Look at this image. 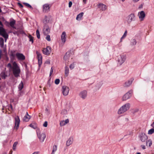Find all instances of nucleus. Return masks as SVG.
<instances>
[{
	"mask_svg": "<svg viewBox=\"0 0 154 154\" xmlns=\"http://www.w3.org/2000/svg\"><path fill=\"white\" fill-rule=\"evenodd\" d=\"M130 107V104L126 103L121 106L118 110L117 113L119 115L123 114L128 110Z\"/></svg>",
	"mask_w": 154,
	"mask_h": 154,
	"instance_id": "obj_1",
	"label": "nucleus"
},
{
	"mask_svg": "<svg viewBox=\"0 0 154 154\" xmlns=\"http://www.w3.org/2000/svg\"><path fill=\"white\" fill-rule=\"evenodd\" d=\"M12 69L13 73L15 77L19 76L20 69L16 62H14L13 64Z\"/></svg>",
	"mask_w": 154,
	"mask_h": 154,
	"instance_id": "obj_2",
	"label": "nucleus"
},
{
	"mask_svg": "<svg viewBox=\"0 0 154 154\" xmlns=\"http://www.w3.org/2000/svg\"><path fill=\"white\" fill-rule=\"evenodd\" d=\"M126 59V55L124 54H122L119 55L117 60L118 64L119 65H121L125 61Z\"/></svg>",
	"mask_w": 154,
	"mask_h": 154,
	"instance_id": "obj_3",
	"label": "nucleus"
},
{
	"mask_svg": "<svg viewBox=\"0 0 154 154\" xmlns=\"http://www.w3.org/2000/svg\"><path fill=\"white\" fill-rule=\"evenodd\" d=\"M37 134L40 141L42 142H43L46 137V136L45 134L44 133L40 132L39 131H37Z\"/></svg>",
	"mask_w": 154,
	"mask_h": 154,
	"instance_id": "obj_4",
	"label": "nucleus"
},
{
	"mask_svg": "<svg viewBox=\"0 0 154 154\" xmlns=\"http://www.w3.org/2000/svg\"><path fill=\"white\" fill-rule=\"evenodd\" d=\"M136 17L134 14H131L127 17V22L128 24H130L132 21L135 20Z\"/></svg>",
	"mask_w": 154,
	"mask_h": 154,
	"instance_id": "obj_5",
	"label": "nucleus"
},
{
	"mask_svg": "<svg viewBox=\"0 0 154 154\" xmlns=\"http://www.w3.org/2000/svg\"><path fill=\"white\" fill-rule=\"evenodd\" d=\"M0 35L5 38V41L8 37V35L6 33L5 29L2 27H0Z\"/></svg>",
	"mask_w": 154,
	"mask_h": 154,
	"instance_id": "obj_6",
	"label": "nucleus"
},
{
	"mask_svg": "<svg viewBox=\"0 0 154 154\" xmlns=\"http://www.w3.org/2000/svg\"><path fill=\"white\" fill-rule=\"evenodd\" d=\"M132 92V90H131L125 94L122 97V100H125L129 99L131 96Z\"/></svg>",
	"mask_w": 154,
	"mask_h": 154,
	"instance_id": "obj_7",
	"label": "nucleus"
},
{
	"mask_svg": "<svg viewBox=\"0 0 154 154\" xmlns=\"http://www.w3.org/2000/svg\"><path fill=\"white\" fill-rule=\"evenodd\" d=\"M138 16L140 21H143L146 16V14L143 11L139 12L138 14Z\"/></svg>",
	"mask_w": 154,
	"mask_h": 154,
	"instance_id": "obj_8",
	"label": "nucleus"
},
{
	"mask_svg": "<svg viewBox=\"0 0 154 154\" xmlns=\"http://www.w3.org/2000/svg\"><path fill=\"white\" fill-rule=\"evenodd\" d=\"M62 89L63 94L64 95L66 96L68 94L69 91L68 87L66 86H63L62 87Z\"/></svg>",
	"mask_w": 154,
	"mask_h": 154,
	"instance_id": "obj_9",
	"label": "nucleus"
},
{
	"mask_svg": "<svg viewBox=\"0 0 154 154\" xmlns=\"http://www.w3.org/2000/svg\"><path fill=\"white\" fill-rule=\"evenodd\" d=\"M43 53L46 55H48L51 52V48L50 46H47L46 48H44L42 50Z\"/></svg>",
	"mask_w": 154,
	"mask_h": 154,
	"instance_id": "obj_10",
	"label": "nucleus"
},
{
	"mask_svg": "<svg viewBox=\"0 0 154 154\" xmlns=\"http://www.w3.org/2000/svg\"><path fill=\"white\" fill-rule=\"evenodd\" d=\"M140 139L142 142H145L147 139V137L144 133H142L139 135Z\"/></svg>",
	"mask_w": 154,
	"mask_h": 154,
	"instance_id": "obj_11",
	"label": "nucleus"
},
{
	"mask_svg": "<svg viewBox=\"0 0 154 154\" xmlns=\"http://www.w3.org/2000/svg\"><path fill=\"white\" fill-rule=\"evenodd\" d=\"M16 56L18 60H23L25 59V56L22 53H17L16 54Z\"/></svg>",
	"mask_w": 154,
	"mask_h": 154,
	"instance_id": "obj_12",
	"label": "nucleus"
},
{
	"mask_svg": "<svg viewBox=\"0 0 154 154\" xmlns=\"http://www.w3.org/2000/svg\"><path fill=\"white\" fill-rule=\"evenodd\" d=\"M98 8L102 11H104L107 8L106 6L101 3H99L97 5Z\"/></svg>",
	"mask_w": 154,
	"mask_h": 154,
	"instance_id": "obj_13",
	"label": "nucleus"
},
{
	"mask_svg": "<svg viewBox=\"0 0 154 154\" xmlns=\"http://www.w3.org/2000/svg\"><path fill=\"white\" fill-rule=\"evenodd\" d=\"M15 126L16 129H17L19 127V124L20 122V119L18 116H16L15 118Z\"/></svg>",
	"mask_w": 154,
	"mask_h": 154,
	"instance_id": "obj_14",
	"label": "nucleus"
},
{
	"mask_svg": "<svg viewBox=\"0 0 154 154\" xmlns=\"http://www.w3.org/2000/svg\"><path fill=\"white\" fill-rule=\"evenodd\" d=\"M43 30L45 35H47L50 32V29L48 26L46 24L44 26Z\"/></svg>",
	"mask_w": 154,
	"mask_h": 154,
	"instance_id": "obj_15",
	"label": "nucleus"
},
{
	"mask_svg": "<svg viewBox=\"0 0 154 154\" xmlns=\"http://www.w3.org/2000/svg\"><path fill=\"white\" fill-rule=\"evenodd\" d=\"M87 95V92L85 90L83 91L80 92L79 95L83 99H85Z\"/></svg>",
	"mask_w": 154,
	"mask_h": 154,
	"instance_id": "obj_16",
	"label": "nucleus"
},
{
	"mask_svg": "<svg viewBox=\"0 0 154 154\" xmlns=\"http://www.w3.org/2000/svg\"><path fill=\"white\" fill-rule=\"evenodd\" d=\"M8 24H9L10 26L12 28L16 29V27L15 26V25L16 23L15 20L14 19L11 20L10 23L7 22Z\"/></svg>",
	"mask_w": 154,
	"mask_h": 154,
	"instance_id": "obj_17",
	"label": "nucleus"
},
{
	"mask_svg": "<svg viewBox=\"0 0 154 154\" xmlns=\"http://www.w3.org/2000/svg\"><path fill=\"white\" fill-rule=\"evenodd\" d=\"M49 5L48 4H45L43 5V10L44 12H47L50 10Z\"/></svg>",
	"mask_w": 154,
	"mask_h": 154,
	"instance_id": "obj_18",
	"label": "nucleus"
},
{
	"mask_svg": "<svg viewBox=\"0 0 154 154\" xmlns=\"http://www.w3.org/2000/svg\"><path fill=\"white\" fill-rule=\"evenodd\" d=\"M61 40L63 42L65 43L66 41V34L65 32H62L61 37Z\"/></svg>",
	"mask_w": 154,
	"mask_h": 154,
	"instance_id": "obj_19",
	"label": "nucleus"
},
{
	"mask_svg": "<svg viewBox=\"0 0 154 154\" xmlns=\"http://www.w3.org/2000/svg\"><path fill=\"white\" fill-rule=\"evenodd\" d=\"M73 142V138L72 137H70L66 141V145L67 146H69L72 144Z\"/></svg>",
	"mask_w": 154,
	"mask_h": 154,
	"instance_id": "obj_20",
	"label": "nucleus"
},
{
	"mask_svg": "<svg viewBox=\"0 0 154 154\" xmlns=\"http://www.w3.org/2000/svg\"><path fill=\"white\" fill-rule=\"evenodd\" d=\"M30 118V116L29 115L28 112H26V115L23 118V120L25 122H28Z\"/></svg>",
	"mask_w": 154,
	"mask_h": 154,
	"instance_id": "obj_21",
	"label": "nucleus"
},
{
	"mask_svg": "<svg viewBox=\"0 0 154 154\" xmlns=\"http://www.w3.org/2000/svg\"><path fill=\"white\" fill-rule=\"evenodd\" d=\"M70 56V53L69 52H67L64 57V60L65 61H68Z\"/></svg>",
	"mask_w": 154,
	"mask_h": 154,
	"instance_id": "obj_22",
	"label": "nucleus"
},
{
	"mask_svg": "<svg viewBox=\"0 0 154 154\" xmlns=\"http://www.w3.org/2000/svg\"><path fill=\"white\" fill-rule=\"evenodd\" d=\"M133 80V79H131L128 81L125 82V86L128 87L130 86L132 84Z\"/></svg>",
	"mask_w": 154,
	"mask_h": 154,
	"instance_id": "obj_23",
	"label": "nucleus"
},
{
	"mask_svg": "<svg viewBox=\"0 0 154 154\" xmlns=\"http://www.w3.org/2000/svg\"><path fill=\"white\" fill-rule=\"evenodd\" d=\"M84 13L81 12L76 17V19L78 20H81V18L82 17Z\"/></svg>",
	"mask_w": 154,
	"mask_h": 154,
	"instance_id": "obj_24",
	"label": "nucleus"
},
{
	"mask_svg": "<svg viewBox=\"0 0 154 154\" xmlns=\"http://www.w3.org/2000/svg\"><path fill=\"white\" fill-rule=\"evenodd\" d=\"M137 43L136 40L134 39H132L131 40L130 45L132 46L135 45Z\"/></svg>",
	"mask_w": 154,
	"mask_h": 154,
	"instance_id": "obj_25",
	"label": "nucleus"
},
{
	"mask_svg": "<svg viewBox=\"0 0 154 154\" xmlns=\"http://www.w3.org/2000/svg\"><path fill=\"white\" fill-rule=\"evenodd\" d=\"M57 146L56 145H54L53 146V149L51 154H54L55 152L57 151Z\"/></svg>",
	"mask_w": 154,
	"mask_h": 154,
	"instance_id": "obj_26",
	"label": "nucleus"
},
{
	"mask_svg": "<svg viewBox=\"0 0 154 154\" xmlns=\"http://www.w3.org/2000/svg\"><path fill=\"white\" fill-rule=\"evenodd\" d=\"M23 82L22 81H21L20 83L19 84L18 86V88L20 91H21L23 88Z\"/></svg>",
	"mask_w": 154,
	"mask_h": 154,
	"instance_id": "obj_27",
	"label": "nucleus"
},
{
	"mask_svg": "<svg viewBox=\"0 0 154 154\" xmlns=\"http://www.w3.org/2000/svg\"><path fill=\"white\" fill-rule=\"evenodd\" d=\"M36 53L37 55V58L38 59H42V56L41 54L38 51H36Z\"/></svg>",
	"mask_w": 154,
	"mask_h": 154,
	"instance_id": "obj_28",
	"label": "nucleus"
},
{
	"mask_svg": "<svg viewBox=\"0 0 154 154\" xmlns=\"http://www.w3.org/2000/svg\"><path fill=\"white\" fill-rule=\"evenodd\" d=\"M4 45V39L2 37L0 38V46L2 48Z\"/></svg>",
	"mask_w": 154,
	"mask_h": 154,
	"instance_id": "obj_29",
	"label": "nucleus"
},
{
	"mask_svg": "<svg viewBox=\"0 0 154 154\" xmlns=\"http://www.w3.org/2000/svg\"><path fill=\"white\" fill-rule=\"evenodd\" d=\"M69 73V68L67 66H66L65 67V75L66 76H67L68 75Z\"/></svg>",
	"mask_w": 154,
	"mask_h": 154,
	"instance_id": "obj_30",
	"label": "nucleus"
},
{
	"mask_svg": "<svg viewBox=\"0 0 154 154\" xmlns=\"http://www.w3.org/2000/svg\"><path fill=\"white\" fill-rule=\"evenodd\" d=\"M102 85V83L101 82H99L98 83L96 86V89H99L101 87Z\"/></svg>",
	"mask_w": 154,
	"mask_h": 154,
	"instance_id": "obj_31",
	"label": "nucleus"
},
{
	"mask_svg": "<svg viewBox=\"0 0 154 154\" xmlns=\"http://www.w3.org/2000/svg\"><path fill=\"white\" fill-rule=\"evenodd\" d=\"M49 21V18L47 16H45V19L44 21V23H48Z\"/></svg>",
	"mask_w": 154,
	"mask_h": 154,
	"instance_id": "obj_32",
	"label": "nucleus"
},
{
	"mask_svg": "<svg viewBox=\"0 0 154 154\" xmlns=\"http://www.w3.org/2000/svg\"><path fill=\"white\" fill-rule=\"evenodd\" d=\"M18 144V142H15L13 144V149L14 151H15L16 150V147L17 145Z\"/></svg>",
	"mask_w": 154,
	"mask_h": 154,
	"instance_id": "obj_33",
	"label": "nucleus"
},
{
	"mask_svg": "<svg viewBox=\"0 0 154 154\" xmlns=\"http://www.w3.org/2000/svg\"><path fill=\"white\" fill-rule=\"evenodd\" d=\"M127 33V31L126 30L125 31V32L124 34L123 35V36L121 38V41H122V39H124V38H125V37L126 36Z\"/></svg>",
	"mask_w": 154,
	"mask_h": 154,
	"instance_id": "obj_34",
	"label": "nucleus"
},
{
	"mask_svg": "<svg viewBox=\"0 0 154 154\" xmlns=\"http://www.w3.org/2000/svg\"><path fill=\"white\" fill-rule=\"evenodd\" d=\"M154 132V129L152 128L148 131V134H152Z\"/></svg>",
	"mask_w": 154,
	"mask_h": 154,
	"instance_id": "obj_35",
	"label": "nucleus"
},
{
	"mask_svg": "<svg viewBox=\"0 0 154 154\" xmlns=\"http://www.w3.org/2000/svg\"><path fill=\"white\" fill-rule=\"evenodd\" d=\"M0 76L2 77V79H5L6 77V75H5V73L3 72L1 73L0 75Z\"/></svg>",
	"mask_w": 154,
	"mask_h": 154,
	"instance_id": "obj_36",
	"label": "nucleus"
},
{
	"mask_svg": "<svg viewBox=\"0 0 154 154\" xmlns=\"http://www.w3.org/2000/svg\"><path fill=\"white\" fill-rule=\"evenodd\" d=\"M152 141L150 140H148V141H146V145H147V144H148L149 146H151V145L152 144Z\"/></svg>",
	"mask_w": 154,
	"mask_h": 154,
	"instance_id": "obj_37",
	"label": "nucleus"
},
{
	"mask_svg": "<svg viewBox=\"0 0 154 154\" xmlns=\"http://www.w3.org/2000/svg\"><path fill=\"white\" fill-rule=\"evenodd\" d=\"M29 41L32 42V43L33 42V38L30 35H29Z\"/></svg>",
	"mask_w": 154,
	"mask_h": 154,
	"instance_id": "obj_38",
	"label": "nucleus"
},
{
	"mask_svg": "<svg viewBox=\"0 0 154 154\" xmlns=\"http://www.w3.org/2000/svg\"><path fill=\"white\" fill-rule=\"evenodd\" d=\"M36 33L37 38L39 39L40 38V35L39 31L38 29L36 30Z\"/></svg>",
	"mask_w": 154,
	"mask_h": 154,
	"instance_id": "obj_39",
	"label": "nucleus"
},
{
	"mask_svg": "<svg viewBox=\"0 0 154 154\" xmlns=\"http://www.w3.org/2000/svg\"><path fill=\"white\" fill-rule=\"evenodd\" d=\"M75 65V63H73L72 64H71L69 66L70 68L71 69H73Z\"/></svg>",
	"mask_w": 154,
	"mask_h": 154,
	"instance_id": "obj_40",
	"label": "nucleus"
},
{
	"mask_svg": "<svg viewBox=\"0 0 154 154\" xmlns=\"http://www.w3.org/2000/svg\"><path fill=\"white\" fill-rule=\"evenodd\" d=\"M66 125L64 121H62L60 122V126H63Z\"/></svg>",
	"mask_w": 154,
	"mask_h": 154,
	"instance_id": "obj_41",
	"label": "nucleus"
},
{
	"mask_svg": "<svg viewBox=\"0 0 154 154\" xmlns=\"http://www.w3.org/2000/svg\"><path fill=\"white\" fill-rule=\"evenodd\" d=\"M38 64L39 66H40L42 63V59H38Z\"/></svg>",
	"mask_w": 154,
	"mask_h": 154,
	"instance_id": "obj_42",
	"label": "nucleus"
},
{
	"mask_svg": "<svg viewBox=\"0 0 154 154\" xmlns=\"http://www.w3.org/2000/svg\"><path fill=\"white\" fill-rule=\"evenodd\" d=\"M60 80L59 79H56L55 81L54 82L56 85H58L60 83Z\"/></svg>",
	"mask_w": 154,
	"mask_h": 154,
	"instance_id": "obj_43",
	"label": "nucleus"
},
{
	"mask_svg": "<svg viewBox=\"0 0 154 154\" xmlns=\"http://www.w3.org/2000/svg\"><path fill=\"white\" fill-rule=\"evenodd\" d=\"M23 4L25 5L26 6H27L29 8H32V7L28 3H23Z\"/></svg>",
	"mask_w": 154,
	"mask_h": 154,
	"instance_id": "obj_44",
	"label": "nucleus"
},
{
	"mask_svg": "<svg viewBox=\"0 0 154 154\" xmlns=\"http://www.w3.org/2000/svg\"><path fill=\"white\" fill-rule=\"evenodd\" d=\"M7 67L9 68L10 70L12 69V66L11 65L10 63L8 64L7 66Z\"/></svg>",
	"mask_w": 154,
	"mask_h": 154,
	"instance_id": "obj_45",
	"label": "nucleus"
},
{
	"mask_svg": "<svg viewBox=\"0 0 154 154\" xmlns=\"http://www.w3.org/2000/svg\"><path fill=\"white\" fill-rule=\"evenodd\" d=\"M46 39L48 41H51V39L50 38V36L49 35H47L46 37Z\"/></svg>",
	"mask_w": 154,
	"mask_h": 154,
	"instance_id": "obj_46",
	"label": "nucleus"
},
{
	"mask_svg": "<svg viewBox=\"0 0 154 154\" xmlns=\"http://www.w3.org/2000/svg\"><path fill=\"white\" fill-rule=\"evenodd\" d=\"M67 113V111L66 110H62L61 112V113L63 114H66Z\"/></svg>",
	"mask_w": 154,
	"mask_h": 154,
	"instance_id": "obj_47",
	"label": "nucleus"
},
{
	"mask_svg": "<svg viewBox=\"0 0 154 154\" xmlns=\"http://www.w3.org/2000/svg\"><path fill=\"white\" fill-rule=\"evenodd\" d=\"M48 125V122L47 121L45 122L43 124V126L44 127H46Z\"/></svg>",
	"mask_w": 154,
	"mask_h": 154,
	"instance_id": "obj_48",
	"label": "nucleus"
},
{
	"mask_svg": "<svg viewBox=\"0 0 154 154\" xmlns=\"http://www.w3.org/2000/svg\"><path fill=\"white\" fill-rule=\"evenodd\" d=\"M53 69L52 67L51 68V69L50 71V76H51V75L53 73Z\"/></svg>",
	"mask_w": 154,
	"mask_h": 154,
	"instance_id": "obj_49",
	"label": "nucleus"
},
{
	"mask_svg": "<svg viewBox=\"0 0 154 154\" xmlns=\"http://www.w3.org/2000/svg\"><path fill=\"white\" fill-rule=\"evenodd\" d=\"M45 63L46 64H50V60H47L46 62H45Z\"/></svg>",
	"mask_w": 154,
	"mask_h": 154,
	"instance_id": "obj_50",
	"label": "nucleus"
},
{
	"mask_svg": "<svg viewBox=\"0 0 154 154\" xmlns=\"http://www.w3.org/2000/svg\"><path fill=\"white\" fill-rule=\"evenodd\" d=\"M72 2L70 1L69 3V8L71 7L72 6Z\"/></svg>",
	"mask_w": 154,
	"mask_h": 154,
	"instance_id": "obj_51",
	"label": "nucleus"
},
{
	"mask_svg": "<svg viewBox=\"0 0 154 154\" xmlns=\"http://www.w3.org/2000/svg\"><path fill=\"white\" fill-rule=\"evenodd\" d=\"M18 5H19V6L21 8H23V6L22 4H21L20 3H18Z\"/></svg>",
	"mask_w": 154,
	"mask_h": 154,
	"instance_id": "obj_52",
	"label": "nucleus"
},
{
	"mask_svg": "<svg viewBox=\"0 0 154 154\" xmlns=\"http://www.w3.org/2000/svg\"><path fill=\"white\" fill-rule=\"evenodd\" d=\"M138 111V109H134L133 111V113H134L136 112H137Z\"/></svg>",
	"mask_w": 154,
	"mask_h": 154,
	"instance_id": "obj_53",
	"label": "nucleus"
},
{
	"mask_svg": "<svg viewBox=\"0 0 154 154\" xmlns=\"http://www.w3.org/2000/svg\"><path fill=\"white\" fill-rule=\"evenodd\" d=\"M11 32L13 33L14 35H16L18 34V32L17 31H14V32Z\"/></svg>",
	"mask_w": 154,
	"mask_h": 154,
	"instance_id": "obj_54",
	"label": "nucleus"
},
{
	"mask_svg": "<svg viewBox=\"0 0 154 154\" xmlns=\"http://www.w3.org/2000/svg\"><path fill=\"white\" fill-rule=\"evenodd\" d=\"M29 126H30V127H32V128H35V127L34 126V125H32V124H30V125H29Z\"/></svg>",
	"mask_w": 154,
	"mask_h": 154,
	"instance_id": "obj_55",
	"label": "nucleus"
},
{
	"mask_svg": "<svg viewBox=\"0 0 154 154\" xmlns=\"http://www.w3.org/2000/svg\"><path fill=\"white\" fill-rule=\"evenodd\" d=\"M64 122L66 124H67L69 122V120L68 119H66L65 121H64Z\"/></svg>",
	"mask_w": 154,
	"mask_h": 154,
	"instance_id": "obj_56",
	"label": "nucleus"
},
{
	"mask_svg": "<svg viewBox=\"0 0 154 154\" xmlns=\"http://www.w3.org/2000/svg\"><path fill=\"white\" fill-rule=\"evenodd\" d=\"M141 146L142 147V148L143 149H145V148H146L145 146L144 145H141Z\"/></svg>",
	"mask_w": 154,
	"mask_h": 154,
	"instance_id": "obj_57",
	"label": "nucleus"
},
{
	"mask_svg": "<svg viewBox=\"0 0 154 154\" xmlns=\"http://www.w3.org/2000/svg\"><path fill=\"white\" fill-rule=\"evenodd\" d=\"M143 4H142L139 6L138 8H143Z\"/></svg>",
	"mask_w": 154,
	"mask_h": 154,
	"instance_id": "obj_58",
	"label": "nucleus"
},
{
	"mask_svg": "<svg viewBox=\"0 0 154 154\" xmlns=\"http://www.w3.org/2000/svg\"><path fill=\"white\" fill-rule=\"evenodd\" d=\"M39 152H34L32 154H39Z\"/></svg>",
	"mask_w": 154,
	"mask_h": 154,
	"instance_id": "obj_59",
	"label": "nucleus"
},
{
	"mask_svg": "<svg viewBox=\"0 0 154 154\" xmlns=\"http://www.w3.org/2000/svg\"><path fill=\"white\" fill-rule=\"evenodd\" d=\"M140 0H133V2H134V3H135V2H138V1H139Z\"/></svg>",
	"mask_w": 154,
	"mask_h": 154,
	"instance_id": "obj_60",
	"label": "nucleus"
},
{
	"mask_svg": "<svg viewBox=\"0 0 154 154\" xmlns=\"http://www.w3.org/2000/svg\"><path fill=\"white\" fill-rule=\"evenodd\" d=\"M151 126L153 127H154V121L153 123L151 125Z\"/></svg>",
	"mask_w": 154,
	"mask_h": 154,
	"instance_id": "obj_61",
	"label": "nucleus"
},
{
	"mask_svg": "<svg viewBox=\"0 0 154 154\" xmlns=\"http://www.w3.org/2000/svg\"><path fill=\"white\" fill-rule=\"evenodd\" d=\"M0 25H1L2 26H2H3V25L2 22L0 21Z\"/></svg>",
	"mask_w": 154,
	"mask_h": 154,
	"instance_id": "obj_62",
	"label": "nucleus"
},
{
	"mask_svg": "<svg viewBox=\"0 0 154 154\" xmlns=\"http://www.w3.org/2000/svg\"><path fill=\"white\" fill-rule=\"evenodd\" d=\"M86 0H83V2L85 4L86 3Z\"/></svg>",
	"mask_w": 154,
	"mask_h": 154,
	"instance_id": "obj_63",
	"label": "nucleus"
},
{
	"mask_svg": "<svg viewBox=\"0 0 154 154\" xmlns=\"http://www.w3.org/2000/svg\"><path fill=\"white\" fill-rule=\"evenodd\" d=\"M125 121H128V118H126L125 119Z\"/></svg>",
	"mask_w": 154,
	"mask_h": 154,
	"instance_id": "obj_64",
	"label": "nucleus"
}]
</instances>
